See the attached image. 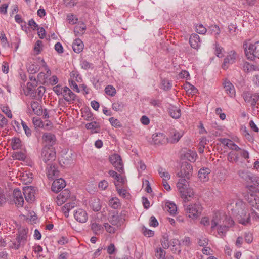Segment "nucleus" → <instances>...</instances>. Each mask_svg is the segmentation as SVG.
I'll return each mask as SVG.
<instances>
[{
	"label": "nucleus",
	"instance_id": "1a4fd4ad",
	"mask_svg": "<svg viewBox=\"0 0 259 259\" xmlns=\"http://www.w3.org/2000/svg\"><path fill=\"white\" fill-rule=\"evenodd\" d=\"M124 220L122 215H118V213L116 212H113L109 218V222L117 228L120 227L123 224Z\"/></svg>",
	"mask_w": 259,
	"mask_h": 259
},
{
	"label": "nucleus",
	"instance_id": "412c9836",
	"mask_svg": "<svg viewBox=\"0 0 259 259\" xmlns=\"http://www.w3.org/2000/svg\"><path fill=\"white\" fill-rule=\"evenodd\" d=\"M189 42L191 46L195 49H198L200 46V40L199 36L197 34H192L189 39Z\"/></svg>",
	"mask_w": 259,
	"mask_h": 259
},
{
	"label": "nucleus",
	"instance_id": "864d4df0",
	"mask_svg": "<svg viewBox=\"0 0 259 259\" xmlns=\"http://www.w3.org/2000/svg\"><path fill=\"white\" fill-rule=\"evenodd\" d=\"M13 157L16 159L24 160L26 158V155L22 152H16L14 153Z\"/></svg>",
	"mask_w": 259,
	"mask_h": 259
},
{
	"label": "nucleus",
	"instance_id": "ea45409f",
	"mask_svg": "<svg viewBox=\"0 0 259 259\" xmlns=\"http://www.w3.org/2000/svg\"><path fill=\"white\" fill-rule=\"evenodd\" d=\"M227 160L231 162H236L238 161V154L234 152H230L227 156Z\"/></svg>",
	"mask_w": 259,
	"mask_h": 259
},
{
	"label": "nucleus",
	"instance_id": "f704fd0d",
	"mask_svg": "<svg viewBox=\"0 0 259 259\" xmlns=\"http://www.w3.org/2000/svg\"><path fill=\"white\" fill-rule=\"evenodd\" d=\"M182 197L185 201H190V198L194 196V192L192 190L186 189L184 192H181Z\"/></svg>",
	"mask_w": 259,
	"mask_h": 259
},
{
	"label": "nucleus",
	"instance_id": "bf43d9fd",
	"mask_svg": "<svg viewBox=\"0 0 259 259\" xmlns=\"http://www.w3.org/2000/svg\"><path fill=\"white\" fill-rule=\"evenodd\" d=\"M21 123L25 134L27 137H30L31 135V129L27 125L24 121H22Z\"/></svg>",
	"mask_w": 259,
	"mask_h": 259
},
{
	"label": "nucleus",
	"instance_id": "79ce46f5",
	"mask_svg": "<svg viewBox=\"0 0 259 259\" xmlns=\"http://www.w3.org/2000/svg\"><path fill=\"white\" fill-rule=\"evenodd\" d=\"M208 31L212 35H218L220 33V29L218 25H212L209 27Z\"/></svg>",
	"mask_w": 259,
	"mask_h": 259
},
{
	"label": "nucleus",
	"instance_id": "2eb2a0df",
	"mask_svg": "<svg viewBox=\"0 0 259 259\" xmlns=\"http://www.w3.org/2000/svg\"><path fill=\"white\" fill-rule=\"evenodd\" d=\"M152 141L155 145H162L166 143L167 139L163 133H158L152 135Z\"/></svg>",
	"mask_w": 259,
	"mask_h": 259
},
{
	"label": "nucleus",
	"instance_id": "cd10ccee",
	"mask_svg": "<svg viewBox=\"0 0 259 259\" xmlns=\"http://www.w3.org/2000/svg\"><path fill=\"white\" fill-rule=\"evenodd\" d=\"M164 209L167 211L171 215H175L177 212V208L176 204L170 201L165 203Z\"/></svg>",
	"mask_w": 259,
	"mask_h": 259
},
{
	"label": "nucleus",
	"instance_id": "e2e57ef3",
	"mask_svg": "<svg viewBox=\"0 0 259 259\" xmlns=\"http://www.w3.org/2000/svg\"><path fill=\"white\" fill-rule=\"evenodd\" d=\"M6 194L4 190H2L0 193V206H3L7 202Z\"/></svg>",
	"mask_w": 259,
	"mask_h": 259
},
{
	"label": "nucleus",
	"instance_id": "6e6552de",
	"mask_svg": "<svg viewBox=\"0 0 259 259\" xmlns=\"http://www.w3.org/2000/svg\"><path fill=\"white\" fill-rule=\"evenodd\" d=\"M42 63L44 70L46 71V74L44 72L39 73L37 75V79L41 83L47 84L48 77L51 76V72L44 60H42Z\"/></svg>",
	"mask_w": 259,
	"mask_h": 259
},
{
	"label": "nucleus",
	"instance_id": "dca6fc26",
	"mask_svg": "<svg viewBox=\"0 0 259 259\" xmlns=\"http://www.w3.org/2000/svg\"><path fill=\"white\" fill-rule=\"evenodd\" d=\"M62 95L64 100L68 102H71L74 100L76 97L75 95L67 87H64Z\"/></svg>",
	"mask_w": 259,
	"mask_h": 259
},
{
	"label": "nucleus",
	"instance_id": "c756f323",
	"mask_svg": "<svg viewBox=\"0 0 259 259\" xmlns=\"http://www.w3.org/2000/svg\"><path fill=\"white\" fill-rule=\"evenodd\" d=\"M85 127L88 130H91L93 133H97L99 132L100 126L98 122L94 121L86 124Z\"/></svg>",
	"mask_w": 259,
	"mask_h": 259
},
{
	"label": "nucleus",
	"instance_id": "de8ad7c7",
	"mask_svg": "<svg viewBox=\"0 0 259 259\" xmlns=\"http://www.w3.org/2000/svg\"><path fill=\"white\" fill-rule=\"evenodd\" d=\"M70 197V191L68 189H65L59 194V198H62L66 201Z\"/></svg>",
	"mask_w": 259,
	"mask_h": 259
},
{
	"label": "nucleus",
	"instance_id": "603ef678",
	"mask_svg": "<svg viewBox=\"0 0 259 259\" xmlns=\"http://www.w3.org/2000/svg\"><path fill=\"white\" fill-rule=\"evenodd\" d=\"M111 125L115 127H121L122 125L120 122L116 118L114 117H111L109 119Z\"/></svg>",
	"mask_w": 259,
	"mask_h": 259
},
{
	"label": "nucleus",
	"instance_id": "3c124183",
	"mask_svg": "<svg viewBox=\"0 0 259 259\" xmlns=\"http://www.w3.org/2000/svg\"><path fill=\"white\" fill-rule=\"evenodd\" d=\"M104 226L105 227L106 231L109 233L113 234L115 233L116 231V229L115 227L112 226L108 223H104Z\"/></svg>",
	"mask_w": 259,
	"mask_h": 259
},
{
	"label": "nucleus",
	"instance_id": "4d7b16f0",
	"mask_svg": "<svg viewBox=\"0 0 259 259\" xmlns=\"http://www.w3.org/2000/svg\"><path fill=\"white\" fill-rule=\"evenodd\" d=\"M196 31L199 34H203L206 32L207 30L203 25L198 24L196 26Z\"/></svg>",
	"mask_w": 259,
	"mask_h": 259
},
{
	"label": "nucleus",
	"instance_id": "69168bd1",
	"mask_svg": "<svg viewBox=\"0 0 259 259\" xmlns=\"http://www.w3.org/2000/svg\"><path fill=\"white\" fill-rule=\"evenodd\" d=\"M245 241L247 243H250L253 240V236L250 232H245L244 235Z\"/></svg>",
	"mask_w": 259,
	"mask_h": 259
},
{
	"label": "nucleus",
	"instance_id": "e433bc0d",
	"mask_svg": "<svg viewBox=\"0 0 259 259\" xmlns=\"http://www.w3.org/2000/svg\"><path fill=\"white\" fill-rule=\"evenodd\" d=\"M158 172L160 177L162 178V181H166L170 179V176L165 169L160 167L158 169Z\"/></svg>",
	"mask_w": 259,
	"mask_h": 259
},
{
	"label": "nucleus",
	"instance_id": "ddd939ff",
	"mask_svg": "<svg viewBox=\"0 0 259 259\" xmlns=\"http://www.w3.org/2000/svg\"><path fill=\"white\" fill-rule=\"evenodd\" d=\"M14 201L18 206L22 207L24 204V199L21 191L18 189H15L13 191Z\"/></svg>",
	"mask_w": 259,
	"mask_h": 259
},
{
	"label": "nucleus",
	"instance_id": "c03bdc74",
	"mask_svg": "<svg viewBox=\"0 0 259 259\" xmlns=\"http://www.w3.org/2000/svg\"><path fill=\"white\" fill-rule=\"evenodd\" d=\"M172 135L171 137V143H177L180 139L181 137L182 136V134L179 132L174 131L172 133Z\"/></svg>",
	"mask_w": 259,
	"mask_h": 259
},
{
	"label": "nucleus",
	"instance_id": "2f4dec72",
	"mask_svg": "<svg viewBox=\"0 0 259 259\" xmlns=\"http://www.w3.org/2000/svg\"><path fill=\"white\" fill-rule=\"evenodd\" d=\"M181 178L179 179L177 184V187L180 193L184 192V190L187 189L186 178L182 177Z\"/></svg>",
	"mask_w": 259,
	"mask_h": 259
},
{
	"label": "nucleus",
	"instance_id": "49530a36",
	"mask_svg": "<svg viewBox=\"0 0 259 259\" xmlns=\"http://www.w3.org/2000/svg\"><path fill=\"white\" fill-rule=\"evenodd\" d=\"M239 177L246 181H248V179L251 174L248 171L246 170H240L238 172Z\"/></svg>",
	"mask_w": 259,
	"mask_h": 259
},
{
	"label": "nucleus",
	"instance_id": "b1692460",
	"mask_svg": "<svg viewBox=\"0 0 259 259\" xmlns=\"http://www.w3.org/2000/svg\"><path fill=\"white\" fill-rule=\"evenodd\" d=\"M72 47L74 52L79 53L83 50L84 45L81 39L77 38L74 40Z\"/></svg>",
	"mask_w": 259,
	"mask_h": 259
},
{
	"label": "nucleus",
	"instance_id": "7c9ffc66",
	"mask_svg": "<svg viewBox=\"0 0 259 259\" xmlns=\"http://www.w3.org/2000/svg\"><path fill=\"white\" fill-rule=\"evenodd\" d=\"M241 68L245 72H250L252 71L257 70L258 69V67L256 66H254L248 62H245L243 63L241 66Z\"/></svg>",
	"mask_w": 259,
	"mask_h": 259
},
{
	"label": "nucleus",
	"instance_id": "774afa93",
	"mask_svg": "<svg viewBox=\"0 0 259 259\" xmlns=\"http://www.w3.org/2000/svg\"><path fill=\"white\" fill-rule=\"evenodd\" d=\"M33 123L36 127H41L43 126L42 121L38 117H33Z\"/></svg>",
	"mask_w": 259,
	"mask_h": 259
},
{
	"label": "nucleus",
	"instance_id": "72a5a7b5",
	"mask_svg": "<svg viewBox=\"0 0 259 259\" xmlns=\"http://www.w3.org/2000/svg\"><path fill=\"white\" fill-rule=\"evenodd\" d=\"M28 233V229L27 228L22 227L19 229L17 236L27 241V234Z\"/></svg>",
	"mask_w": 259,
	"mask_h": 259
},
{
	"label": "nucleus",
	"instance_id": "680f3d73",
	"mask_svg": "<svg viewBox=\"0 0 259 259\" xmlns=\"http://www.w3.org/2000/svg\"><path fill=\"white\" fill-rule=\"evenodd\" d=\"M259 100V95L258 94H254L252 95L250 99V103L251 106L254 107L257 101Z\"/></svg>",
	"mask_w": 259,
	"mask_h": 259
},
{
	"label": "nucleus",
	"instance_id": "a878e982",
	"mask_svg": "<svg viewBox=\"0 0 259 259\" xmlns=\"http://www.w3.org/2000/svg\"><path fill=\"white\" fill-rule=\"evenodd\" d=\"M168 113L170 116L175 119H178L181 115V110L177 107L170 106L168 108Z\"/></svg>",
	"mask_w": 259,
	"mask_h": 259
},
{
	"label": "nucleus",
	"instance_id": "4c0bfd02",
	"mask_svg": "<svg viewBox=\"0 0 259 259\" xmlns=\"http://www.w3.org/2000/svg\"><path fill=\"white\" fill-rule=\"evenodd\" d=\"M21 179L26 183H31L33 180V174L30 172L25 171L21 174Z\"/></svg>",
	"mask_w": 259,
	"mask_h": 259
},
{
	"label": "nucleus",
	"instance_id": "37998d69",
	"mask_svg": "<svg viewBox=\"0 0 259 259\" xmlns=\"http://www.w3.org/2000/svg\"><path fill=\"white\" fill-rule=\"evenodd\" d=\"M124 107V104L122 102H117L112 104V109L116 111H122Z\"/></svg>",
	"mask_w": 259,
	"mask_h": 259
},
{
	"label": "nucleus",
	"instance_id": "423d86ee",
	"mask_svg": "<svg viewBox=\"0 0 259 259\" xmlns=\"http://www.w3.org/2000/svg\"><path fill=\"white\" fill-rule=\"evenodd\" d=\"M192 175V166L187 163H183L181 166L180 171L177 174L179 177L189 179Z\"/></svg>",
	"mask_w": 259,
	"mask_h": 259
},
{
	"label": "nucleus",
	"instance_id": "9d476101",
	"mask_svg": "<svg viewBox=\"0 0 259 259\" xmlns=\"http://www.w3.org/2000/svg\"><path fill=\"white\" fill-rule=\"evenodd\" d=\"M74 217L77 221L81 223H85L88 219L87 212L80 208L75 211L74 213Z\"/></svg>",
	"mask_w": 259,
	"mask_h": 259
},
{
	"label": "nucleus",
	"instance_id": "6ab92c4d",
	"mask_svg": "<svg viewBox=\"0 0 259 259\" xmlns=\"http://www.w3.org/2000/svg\"><path fill=\"white\" fill-rule=\"evenodd\" d=\"M221 215L219 212H215L211 220V229L214 230L217 227H218L222 223Z\"/></svg>",
	"mask_w": 259,
	"mask_h": 259
},
{
	"label": "nucleus",
	"instance_id": "f257e3e1",
	"mask_svg": "<svg viewBox=\"0 0 259 259\" xmlns=\"http://www.w3.org/2000/svg\"><path fill=\"white\" fill-rule=\"evenodd\" d=\"M235 208L234 209L237 212L236 218L240 224L244 225H246L250 221V214L248 213L245 208V205L243 202L238 200L235 202Z\"/></svg>",
	"mask_w": 259,
	"mask_h": 259
},
{
	"label": "nucleus",
	"instance_id": "4be33fe9",
	"mask_svg": "<svg viewBox=\"0 0 259 259\" xmlns=\"http://www.w3.org/2000/svg\"><path fill=\"white\" fill-rule=\"evenodd\" d=\"M210 170L208 168H201L198 174V177L201 181L206 182L209 180V174Z\"/></svg>",
	"mask_w": 259,
	"mask_h": 259
},
{
	"label": "nucleus",
	"instance_id": "bb28decb",
	"mask_svg": "<svg viewBox=\"0 0 259 259\" xmlns=\"http://www.w3.org/2000/svg\"><path fill=\"white\" fill-rule=\"evenodd\" d=\"M86 25L82 22L78 23L74 27V33L76 36H80L84 34Z\"/></svg>",
	"mask_w": 259,
	"mask_h": 259
},
{
	"label": "nucleus",
	"instance_id": "20e7f679",
	"mask_svg": "<svg viewBox=\"0 0 259 259\" xmlns=\"http://www.w3.org/2000/svg\"><path fill=\"white\" fill-rule=\"evenodd\" d=\"M245 52L248 59L253 60L255 57L259 58V41L250 44L245 48Z\"/></svg>",
	"mask_w": 259,
	"mask_h": 259
},
{
	"label": "nucleus",
	"instance_id": "a19ab883",
	"mask_svg": "<svg viewBox=\"0 0 259 259\" xmlns=\"http://www.w3.org/2000/svg\"><path fill=\"white\" fill-rule=\"evenodd\" d=\"M109 205L114 209H117L120 205V201L117 198H112L109 200Z\"/></svg>",
	"mask_w": 259,
	"mask_h": 259
},
{
	"label": "nucleus",
	"instance_id": "7ed1b4c3",
	"mask_svg": "<svg viewBox=\"0 0 259 259\" xmlns=\"http://www.w3.org/2000/svg\"><path fill=\"white\" fill-rule=\"evenodd\" d=\"M202 210V207L199 202L190 204L185 208L187 215L192 219H197L201 214Z\"/></svg>",
	"mask_w": 259,
	"mask_h": 259
},
{
	"label": "nucleus",
	"instance_id": "58836bf2",
	"mask_svg": "<svg viewBox=\"0 0 259 259\" xmlns=\"http://www.w3.org/2000/svg\"><path fill=\"white\" fill-rule=\"evenodd\" d=\"M45 92V88L42 86H39L37 89L35 95H33L32 97L37 99H41L42 97L43 94Z\"/></svg>",
	"mask_w": 259,
	"mask_h": 259
},
{
	"label": "nucleus",
	"instance_id": "39448f33",
	"mask_svg": "<svg viewBox=\"0 0 259 259\" xmlns=\"http://www.w3.org/2000/svg\"><path fill=\"white\" fill-rule=\"evenodd\" d=\"M238 57L237 54L233 50L230 51L224 59L222 67L224 70L228 68L230 65L234 64Z\"/></svg>",
	"mask_w": 259,
	"mask_h": 259
},
{
	"label": "nucleus",
	"instance_id": "8fccbe9b",
	"mask_svg": "<svg viewBox=\"0 0 259 259\" xmlns=\"http://www.w3.org/2000/svg\"><path fill=\"white\" fill-rule=\"evenodd\" d=\"M161 88L165 91L169 90L171 88V83L166 79H163L161 82Z\"/></svg>",
	"mask_w": 259,
	"mask_h": 259
},
{
	"label": "nucleus",
	"instance_id": "09e8293b",
	"mask_svg": "<svg viewBox=\"0 0 259 259\" xmlns=\"http://www.w3.org/2000/svg\"><path fill=\"white\" fill-rule=\"evenodd\" d=\"M161 244L164 249H167L169 246L168 236L166 234L162 236L161 240Z\"/></svg>",
	"mask_w": 259,
	"mask_h": 259
},
{
	"label": "nucleus",
	"instance_id": "0eeeda50",
	"mask_svg": "<svg viewBox=\"0 0 259 259\" xmlns=\"http://www.w3.org/2000/svg\"><path fill=\"white\" fill-rule=\"evenodd\" d=\"M109 160L117 171H123V163L120 156L118 154H114L110 156Z\"/></svg>",
	"mask_w": 259,
	"mask_h": 259
},
{
	"label": "nucleus",
	"instance_id": "9b49d317",
	"mask_svg": "<svg viewBox=\"0 0 259 259\" xmlns=\"http://www.w3.org/2000/svg\"><path fill=\"white\" fill-rule=\"evenodd\" d=\"M65 186V182L63 179H57L54 180L52 183L51 189L53 192L57 193L64 188Z\"/></svg>",
	"mask_w": 259,
	"mask_h": 259
},
{
	"label": "nucleus",
	"instance_id": "4468645a",
	"mask_svg": "<svg viewBox=\"0 0 259 259\" xmlns=\"http://www.w3.org/2000/svg\"><path fill=\"white\" fill-rule=\"evenodd\" d=\"M34 189L31 187H25L23 189V194L27 202H31L34 199Z\"/></svg>",
	"mask_w": 259,
	"mask_h": 259
},
{
	"label": "nucleus",
	"instance_id": "338daca9",
	"mask_svg": "<svg viewBox=\"0 0 259 259\" xmlns=\"http://www.w3.org/2000/svg\"><path fill=\"white\" fill-rule=\"evenodd\" d=\"M93 209L95 211H98L101 209V205L100 204L99 200L98 199H94V203H92Z\"/></svg>",
	"mask_w": 259,
	"mask_h": 259
},
{
	"label": "nucleus",
	"instance_id": "f03ea898",
	"mask_svg": "<svg viewBox=\"0 0 259 259\" xmlns=\"http://www.w3.org/2000/svg\"><path fill=\"white\" fill-rule=\"evenodd\" d=\"M56 158V152L52 147L44 146L41 152V158L48 165L53 161Z\"/></svg>",
	"mask_w": 259,
	"mask_h": 259
},
{
	"label": "nucleus",
	"instance_id": "aec40b11",
	"mask_svg": "<svg viewBox=\"0 0 259 259\" xmlns=\"http://www.w3.org/2000/svg\"><path fill=\"white\" fill-rule=\"evenodd\" d=\"M224 88L226 93L230 97H233L235 95V90L233 85L230 82L225 81L223 83Z\"/></svg>",
	"mask_w": 259,
	"mask_h": 259
},
{
	"label": "nucleus",
	"instance_id": "6e6d98bb",
	"mask_svg": "<svg viewBox=\"0 0 259 259\" xmlns=\"http://www.w3.org/2000/svg\"><path fill=\"white\" fill-rule=\"evenodd\" d=\"M156 256L158 259H165V252L161 248L156 249Z\"/></svg>",
	"mask_w": 259,
	"mask_h": 259
},
{
	"label": "nucleus",
	"instance_id": "a211bd4d",
	"mask_svg": "<svg viewBox=\"0 0 259 259\" xmlns=\"http://www.w3.org/2000/svg\"><path fill=\"white\" fill-rule=\"evenodd\" d=\"M246 199L252 207L259 209V197L253 194H250L246 196Z\"/></svg>",
	"mask_w": 259,
	"mask_h": 259
},
{
	"label": "nucleus",
	"instance_id": "052dcab7",
	"mask_svg": "<svg viewBox=\"0 0 259 259\" xmlns=\"http://www.w3.org/2000/svg\"><path fill=\"white\" fill-rule=\"evenodd\" d=\"M67 19L68 22L71 24H74L76 23L78 20L76 16L72 14L67 15Z\"/></svg>",
	"mask_w": 259,
	"mask_h": 259
},
{
	"label": "nucleus",
	"instance_id": "13d9d810",
	"mask_svg": "<svg viewBox=\"0 0 259 259\" xmlns=\"http://www.w3.org/2000/svg\"><path fill=\"white\" fill-rule=\"evenodd\" d=\"M255 186H259V177L251 174L248 179Z\"/></svg>",
	"mask_w": 259,
	"mask_h": 259
},
{
	"label": "nucleus",
	"instance_id": "393cba45",
	"mask_svg": "<svg viewBox=\"0 0 259 259\" xmlns=\"http://www.w3.org/2000/svg\"><path fill=\"white\" fill-rule=\"evenodd\" d=\"M48 166L47 168L48 177L49 179L53 180L55 178L57 177L59 171L54 165L50 164Z\"/></svg>",
	"mask_w": 259,
	"mask_h": 259
},
{
	"label": "nucleus",
	"instance_id": "5fc2aeb1",
	"mask_svg": "<svg viewBox=\"0 0 259 259\" xmlns=\"http://www.w3.org/2000/svg\"><path fill=\"white\" fill-rule=\"evenodd\" d=\"M115 185L118 191L119 195L123 197H125L126 196V190L124 189L120 188V186H119V184L115 183Z\"/></svg>",
	"mask_w": 259,
	"mask_h": 259
},
{
	"label": "nucleus",
	"instance_id": "a18cd8bd",
	"mask_svg": "<svg viewBox=\"0 0 259 259\" xmlns=\"http://www.w3.org/2000/svg\"><path fill=\"white\" fill-rule=\"evenodd\" d=\"M105 92L107 95L111 97L114 96L116 93V89L112 85L107 86L105 89Z\"/></svg>",
	"mask_w": 259,
	"mask_h": 259
},
{
	"label": "nucleus",
	"instance_id": "c85d7f7f",
	"mask_svg": "<svg viewBox=\"0 0 259 259\" xmlns=\"http://www.w3.org/2000/svg\"><path fill=\"white\" fill-rule=\"evenodd\" d=\"M31 107L34 113L37 115H41L42 114L43 110L41 107L39 105L37 101H33L31 103Z\"/></svg>",
	"mask_w": 259,
	"mask_h": 259
},
{
	"label": "nucleus",
	"instance_id": "f3484780",
	"mask_svg": "<svg viewBox=\"0 0 259 259\" xmlns=\"http://www.w3.org/2000/svg\"><path fill=\"white\" fill-rule=\"evenodd\" d=\"M91 229L96 235H99L102 234L104 231L102 225L96 222H91L90 224Z\"/></svg>",
	"mask_w": 259,
	"mask_h": 259
},
{
	"label": "nucleus",
	"instance_id": "473e14b6",
	"mask_svg": "<svg viewBox=\"0 0 259 259\" xmlns=\"http://www.w3.org/2000/svg\"><path fill=\"white\" fill-rule=\"evenodd\" d=\"M75 205L76 203L73 201L67 203L62 207V211L66 217H68L69 211L74 208Z\"/></svg>",
	"mask_w": 259,
	"mask_h": 259
},
{
	"label": "nucleus",
	"instance_id": "f8f14e48",
	"mask_svg": "<svg viewBox=\"0 0 259 259\" xmlns=\"http://www.w3.org/2000/svg\"><path fill=\"white\" fill-rule=\"evenodd\" d=\"M43 142L45 143V146L50 147L55 143L56 138L54 135L50 133H45L43 134L42 138Z\"/></svg>",
	"mask_w": 259,
	"mask_h": 259
},
{
	"label": "nucleus",
	"instance_id": "c9c22d12",
	"mask_svg": "<svg viewBox=\"0 0 259 259\" xmlns=\"http://www.w3.org/2000/svg\"><path fill=\"white\" fill-rule=\"evenodd\" d=\"M228 228L227 224L222 222V224L220 225L217 228L218 234L221 237L224 236Z\"/></svg>",
	"mask_w": 259,
	"mask_h": 259
},
{
	"label": "nucleus",
	"instance_id": "5701e85b",
	"mask_svg": "<svg viewBox=\"0 0 259 259\" xmlns=\"http://www.w3.org/2000/svg\"><path fill=\"white\" fill-rule=\"evenodd\" d=\"M12 244L10 246V248L15 250H18L21 247L23 246L26 241L24 240H21L19 237H16L15 239L12 241Z\"/></svg>",
	"mask_w": 259,
	"mask_h": 259
},
{
	"label": "nucleus",
	"instance_id": "0e129e2a",
	"mask_svg": "<svg viewBox=\"0 0 259 259\" xmlns=\"http://www.w3.org/2000/svg\"><path fill=\"white\" fill-rule=\"evenodd\" d=\"M215 54L216 56L218 57H222V52L223 51V48H222L221 46H220L219 45L215 44Z\"/></svg>",
	"mask_w": 259,
	"mask_h": 259
}]
</instances>
